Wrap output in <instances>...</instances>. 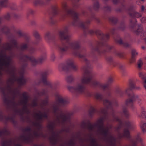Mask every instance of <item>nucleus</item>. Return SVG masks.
<instances>
[{
    "instance_id": "7ed1b4c3",
    "label": "nucleus",
    "mask_w": 146,
    "mask_h": 146,
    "mask_svg": "<svg viewBox=\"0 0 146 146\" xmlns=\"http://www.w3.org/2000/svg\"><path fill=\"white\" fill-rule=\"evenodd\" d=\"M94 96L98 100H103V104L105 108L102 110L101 113L104 115V116L100 118L97 123L94 125L92 124L89 121L87 124L85 122H84L83 123V127L87 128L90 131H93L96 128L99 134L102 135L111 145L115 146L116 139L109 132V129L111 128V126L108 124L105 125L104 124V121L108 119L107 109H111L113 105L117 106V103L116 101H114V102H112L110 101L109 99L111 97V91L108 89L106 92L105 99H103L102 95L98 93H96Z\"/></svg>"
},
{
    "instance_id": "f704fd0d",
    "label": "nucleus",
    "mask_w": 146,
    "mask_h": 146,
    "mask_svg": "<svg viewBox=\"0 0 146 146\" xmlns=\"http://www.w3.org/2000/svg\"><path fill=\"white\" fill-rule=\"evenodd\" d=\"M125 28V26L124 22H121L118 27V29L120 31H123Z\"/></svg>"
},
{
    "instance_id": "f257e3e1",
    "label": "nucleus",
    "mask_w": 146,
    "mask_h": 146,
    "mask_svg": "<svg viewBox=\"0 0 146 146\" xmlns=\"http://www.w3.org/2000/svg\"><path fill=\"white\" fill-rule=\"evenodd\" d=\"M29 45V40H27L19 48L15 37L12 36L9 38L8 42L1 45L0 75L1 70H6L9 76L6 83H3L0 86L4 104H29L28 97L26 92L22 94V98L18 102L15 101L17 96H21V94L18 88L13 86L15 83L21 86L26 82L23 74L28 60L24 58L27 55L23 54L22 51L27 49Z\"/></svg>"
},
{
    "instance_id": "4468645a",
    "label": "nucleus",
    "mask_w": 146,
    "mask_h": 146,
    "mask_svg": "<svg viewBox=\"0 0 146 146\" xmlns=\"http://www.w3.org/2000/svg\"><path fill=\"white\" fill-rule=\"evenodd\" d=\"M0 121L6 123L8 121H10L14 124L16 123V121L15 119L14 116H6L4 115L2 109L0 108Z\"/></svg>"
},
{
    "instance_id": "09e8293b",
    "label": "nucleus",
    "mask_w": 146,
    "mask_h": 146,
    "mask_svg": "<svg viewBox=\"0 0 146 146\" xmlns=\"http://www.w3.org/2000/svg\"><path fill=\"white\" fill-rule=\"evenodd\" d=\"M34 12V11L32 9L29 10L27 12V16L29 15L30 14H33Z\"/></svg>"
},
{
    "instance_id": "ddd939ff",
    "label": "nucleus",
    "mask_w": 146,
    "mask_h": 146,
    "mask_svg": "<svg viewBox=\"0 0 146 146\" xmlns=\"http://www.w3.org/2000/svg\"><path fill=\"white\" fill-rule=\"evenodd\" d=\"M124 0H122V1H120L121 7L117 8L116 9V11L118 12H122L123 11H127L128 12L129 14L130 12H132L135 11V9L136 7L135 6L132 5L130 6L129 7H128L126 4L124 3Z\"/></svg>"
},
{
    "instance_id": "bb28decb",
    "label": "nucleus",
    "mask_w": 146,
    "mask_h": 146,
    "mask_svg": "<svg viewBox=\"0 0 146 146\" xmlns=\"http://www.w3.org/2000/svg\"><path fill=\"white\" fill-rule=\"evenodd\" d=\"M74 78L72 75L67 76L66 78V81L69 83H71L74 80Z\"/></svg>"
},
{
    "instance_id": "c03bdc74",
    "label": "nucleus",
    "mask_w": 146,
    "mask_h": 146,
    "mask_svg": "<svg viewBox=\"0 0 146 146\" xmlns=\"http://www.w3.org/2000/svg\"><path fill=\"white\" fill-rule=\"evenodd\" d=\"M29 51L30 53L31 54L33 53L36 50V49L34 47H31L29 49Z\"/></svg>"
},
{
    "instance_id": "79ce46f5",
    "label": "nucleus",
    "mask_w": 146,
    "mask_h": 146,
    "mask_svg": "<svg viewBox=\"0 0 146 146\" xmlns=\"http://www.w3.org/2000/svg\"><path fill=\"white\" fill-rule=\"evenodd\" d=\"M34 35L36 39H39L40 38L39 35L37 31H35L34 32Z\"/></svg>"
},
{
    "instance_id": "774afa93",
    "label": "nucleus",
    "mask_w": 146,
    "mask_h": 146,
    "mask_svg": "<svg viewBox=\"0 0 146 146\" xmlns=\"http://www.w3.org/2000/svg\"><path fill=\"white\" fill-rule=\"evenodd\" d=\"M127 91H126V93H127Z\"/></svg>"
},
{
    "instance_id": "f03ea898",
    "label": "nucleus",
    "mask_w": 146,
    "mask_h": 146,
    "mask_svg": "<svg viewBox=\"0 0 146 146\" xmlns=\"http://www.w3.org/2000/svg\"><path fill=\"white\" fill-rule=\"evenodd\" d=\"M62 7L64 10L68 14L72 16L73 19L72 24L73 26H78L84 29V34L85 35L88 34L91 35L95 34L98 38L101 40L100 42H98L96 45L92 47L91 50L92 53H93L94 51L99 52V46H103L104 47V50L102 51L103 53L108 52L112 48V46L105 43V42L109 38V34L104 35L99 30H97L94 31L92 29H88V25L90 24L91 21L93 19L99 22L98 19L95 17L94 14L92 13V10L91 8H89L88 9V11L91 13L90 14L88 11H82V13L83 15L87 17L85 22H84L79 20L78 18V15L75 11H72L69 9L65 3L63 4Z\"/></svg>"
},
{
    "instance_id": "4c0bfd02",
    "label": "nucleus",
    "mask_w": 146,
    "mask_h": 146,
    "mask_svg": "<svg viewBox=\"0 0 146 146\" xmlns=\"http://www.w3.org/2000/svg\"><path fill=\"white\" fill-rule=\"evenodd\" d=\"M11 14L9 13H7L3 16L4 19L7 20H9L11 18Z\"/></svg>"
},
{
    "instance_id": "603ef678",
    "label": "nucleus",
    "mask_w": 146,
    "mask_h": 146,
    "mask_svg": "<svg viewBox=\"0 0 146 146\" xmlns=\"http://www.w3.org/2000/svg\"><path fill=\"white\" fill-rule=\"evenodd\" d=\"M120 58H122L123 56V54L121 52H117L116 54Z\"/></svg>"
},
{
    "instance_id": "a19ab883",
    "label": "nucleus",
    "mask_w": 146,
    "mask_h": 146,
    "mask_svg": "<svg viewBox=\"0 0 146 146\" xmlns=\"http://www.w3.org/2000/svg\"><path fill=\"white\" fill-rule=\"evenodd\" d=\"M91 144L92 146H98V144L96 140L93 139H91Z\"/></svg>"
},
{
    "instance_id": "393cba45",
    "label": "nucleus",
    "mask_w": 146,
    "mask_h": 146,
    "mask_svg": "<svg viewBox=\"0 0 146 146\" xmlns=\"http://www.w3.org/2000/svg\"><path fill=\"white\" fill-rule=\"evenodd\" d=\"M123 113L125 116L126 118H128L129 115L128 111L127 108L124 106H122Z\"/></svg>"
},
{
    "instance_id": "6e6d98bb",
    "label": "nucleus",
    "mask_w": 146,
    "mask_h": 146,
    "mask_svg": "<svg viewBox=\"0 0 146 146\" xmlns=\"http://www.w3.org/2000/svg\"><path fill=\"white\" fill-rule=\"evenodd\" d=\"M117 93L120 96H121V94L122 93V92L121 90H118L117 91Z\"/></svg>"
},
{
    "instance_id": "ea45409f",
    "label": "nucleus",
    "mask_w": 146,
    "mask_h": 146,
    "mask_svg": "<svg viewBox=\"0 0 146 146\" xmlns=\"http://www.w3.org/2000/svg\"><path fill=\"white\" fill-rule=\"evenodd\" d=\"M108 84H103L101 83L100 84V87L104 90L108 88Z\"/></svg>"
},
{
    "instance_id": "39448f33",
    "label": "nucleus",
    "mask_w": 146,
    "mask_h": 146,
    "mask_svg": "<svg viewBox=\"0 0 146 146\" xmlns=\"http://www.w3.org/2000/svg\"><path fill=\"white\" fill-rule=\"evenodd\" d=\"M68 27H63L59 31V36L62 40L66 41V44H63L59 46V49L61 52H66L68 50L75 56L83 59L84 62L88 64V60L86 58L88 56L85 50L80 49V43L79 40L70 42V36L68 35Z\"/></svg>"
},
{
    "instance_id": "f3484780",
    "label": "nucleus",
    "mask_w": 146,
    "mask_h": 146,
    "mask_svg": "<svg viewBox=\"0 0 146 146\" xmlns=\"http://www.w3.org/2000/svg\"><path fill=\"white\" fill-rule=\"evenodd\" d=\"M50 72V70H46L43 72L42 74L41 80L42 82L44 85L51 86V84L50 82L47 80L46 78L47 77L49 74Z\"/></svg>"
},
{
    "instance_id": "5fc2aeb1",
    "label": "nucleus",
    "mask_w": 146,
    "mask_h": 146,
    "mask_svg": "<svg viewBox=\"0 0 146 146\" xmlns=\"http://www.w3.org/2000/svg\"><path fill=\"white\" fill-rule=\"evenodd\" d=\"M113 81V79L111 78H110L108 80V84H109L111 83Z\"/></svg>"
},
{
    "instance_id": "1a4fd4ad",
    "label": "nucleus",
    "mask_w": 146,
    "mask_h": 146,
    "mask_svg": "<svg viewBox=\"0 0 146 146\" xmlns=\"http://www.w3.org/2000/svg\"><path fill=\"white\" fill-rule=\"evenodd\" d=\"M70 68L74 71L78 70L77 66L74 64V60L72 59H70L66 61L65 62L61 63L58 66V70L60 71H68Z\"/></svg>"
},
{
    "instance_id": "37998d69",
    "label": "nucleus",
    "mask_w": 146,
    "mask_h": 146,
    "mask_svg": "<svg viewBox=\"0 0 146 146\" xmlns=\"http://www.w3.org/2000/svg\"><path fill=\"white\" fill-rule=\"evenodd\" d=\"M32 106L33 107H35L38 106V104L37 99H35L33 102L32 104Z\"/></svg>"
},
{
    "instance_id": "72a5a7b5",
    "label": "nucleus",
    "mask_w": 146,
    "mask_h": 146,
    "mask_svg": "<svg viewBox=\"0 0 146 146\" xmlns=\"http://www.w3.org/2000/svg\"><path fill=\"white\" fill-rule=\"evenodd\" d=\"M96 110L92 106L90 107V111L89 114L91 117H92L93 114L96 111Z\"/></svg>"
},
{
    "instance_id": "13d9d810",
    "label": "nucleus",
    "mask_w": 146,
    "mask_h": 146,
    "mask_svg": "<svg viewBox=\"0 0 146 146\" xmlns=\"http://www.w3.org/2000/svg\"><path fill=\"white\" fill-rule=\"evenodd\" d=\"M13 16L16 18H17L19 17L18 15L16 13H14L13 14Z\"/></svg>"
},
{
    "instance_id": "a878e982",
    "label": "nucleus",
    "mask_w": 146,
    "mask_h": 146,
    "mask_svg": "<svg viewBox=\"0 0 146 146\" xmlns=\"http://www.w3.org/2000/svg\"><path fill=\"white\" fill-rule=\"evenodd\" d=\"M45 38L46 40L48 42H50L52 39V37L50 35L49 32H47L45 34Z\"/></svg>"
},
{
    "instance_id": "e433bc0d",
    "label": "nucleus",
    "mask_w": 146,
    "mask_h": 146,
    "mask_svg": "<svg viewBox=\"0 0 146 146\" xmlns=\"http://www.w3.org/2000/svg\"><path fill=\"white\" fill-rule=\"evenodd\" d=\"M109 20L110 22L114 24L116 23L117 21V18L114 17H110L109 19Z\"/></svg>"
},
{
    "instance_id": "4d7b16f0",
    "label": "nucleus",
    "mask_w": 146,
    "mask_h": 146,
    "mask_svg": "<svg viewBox=\"0 0 146 146\" xmlns=\"http://www.w3.org/2000/svg\"><path fill=\"white\" fill-rule=\"evenodd\" d=\"M115 30V29L113 28L110 30V33H111L112 34H113L114 33V31Z\"/></svg>"
},
{
    "instance_id": "4be33fe9",
    "label": "nucleus",
    "mask_w": 146,
    "mask_h": 146,
    "mask_svg": "<svg viewBox=\"0 0 146 146\" xmlns=\"http://www.w3.org/2000/svg\"><path fill=\"white\" fill-rule=\"evenodd\" d=\"M129 15L130 17L133 18H138L141 17V15L139 13L133 11L132 12H130Z\"/></svg>"
},
{
    "instance_id": "e2e57ef3",
    "label": "nucleus",
    "mask_w": 146,
    "mask_h": 146,
    "mask_svg": "<svg viewBox=\"0 0 146 146\" xmlns=\"http://www.w3.org/2000/svg\"><path fill=\"white\" fill-rule=\"evenodd\" d=\"M35 146H42V145H35Z\"/></svg>"
},
{
    "instance_id": "2f4dec72",
    "label": "nucleus",
    "mask_w": 146,
    "mask_h": 146,
    "mask_svg": "<svg viewBox=\"0 0 146 146\" xmlns=\"http://www.w3.org/2000/svg\"><path fill=\"white\" fill-rule=\"evenodd\" d=\"M139 76L142 79L144 82L146 84V76L145 74L142 72H140L139 73Z\"/></svg>"
},
{
    "instance_id": "f8f14e48",
    "label": "nucleus",
    "mask_w": 146,
    "mask_h": 146,
    "mask_svg": "<svg viewBox=\"0 0 146 146\" xmlns=\"http://www.w3.org/2000/svg\"><path fill=\"white\" fill-rule=\"evenodd\" d=\"M24 58L30 61L32 64L35 65L37 64H41L43 63L46 59V55L45 54H43L41 55L37 60H36L35 58L33 56H25Z\"/></svg>"
},
{
    "instance_id": "bf43d9fd",
    "label": "nucleus",
    "mask_w": 146,
    "mask_h": 146,
    "mask_svg": "<svg viewBox=\"0 0 146 146\" xmlns=\"http://www.w3.org/2000/svg\"><path fill=\"white\" fill-rule=\"evenodd\" d=\"M55 58V56L54 54H53L52 55L51 57V58L52 60H54Z\"/></svg>"
},
{
    "instance_id": "2eb2a0df",
    "label": "nucleus",
    "mask_w": 146,
    "mask_h": 146,
    "mask_svg": "<svg viewBox=\"0 0 146 146\" xmlns=\"http://www.w3.org/2000/svg\"><path fill=\"white\" fill-rule=\"evenodd\" d=\"M128 96V98L126 100L125 104L127 106L132 107L133 105V102L138 99L139 96L133 93L129 94Z\"/></svg>"
},
{
    "instance_id": "dca6fc26",
    "label": "nucleus",
    "mask_w": 146,
    "mask_h": 146,
    "mask_svg": "<svg viewBox=\"0 0 146 146\" xmlns=\"http://www.w3.org/2000/svg\"><path fill=\"white\" fill-rule=\"evenodd\" d=\"M54 124H52L49 125V127L52 130V134L49 138L50 142L53 144H56L57 142L58 135L54 130Z\"/></svg>"
},
{
    "instance_id": "b1692460",
    "label": "nucleus",
    "mask_w": 146,
    "mask_h": 146,
    "mask_svg": "<svg viewBox=\"0 0 146 146\" xmlns=\"http://www.w3.org/2000/svg\"><path fill=\"white\" fill-rule=\"evenodd\" d=\"M51 9L53 14L54 15L58 14L60 12L58 7L56 5H53L51 7Z\"/></svg>"
},
{
    "instance_id": "338daca9",
    "label": "nucleus",
    "mask_w": 146,
    "mask_h": 146,
    "mask_svg": "<svg viewBox=\"0 0 146 146\" xmlns=\"http://www.w3.org/2000/svg\"><path fill=\"white\" fill-rule=\"evenodd\" d=\"M142 48H143V49H145V47H144V46H143V47H142Z\"/></svg>"
},
{
    "instance_id": "a18cd8bd",
    "label": "nucleus",
    "mask_w": 146,
    "mask_h": 146,
    "mask_svg": "<svg viewBox=\"0 0 146 146\" xmlns=\"http://www.w3.org/2000/svg\"><path fill=\"white\" fill-rule=\"evenodd\" d=\"M117 67L121 70H123L124 68V66L121 64H117Z\"/></svg>"
},
{
    "instance_id": "864d4df0",
    "label": "nucleus",
    "mask_w": 146,
    "mask_h": 146,
    "mask_svg": "<svg viewBox=\"0 0 146 146\" xmlns=\"http://www.w3.org/2000/svg\"><path fill=\"white\" fill-rule=\"evenodd\" d=\"M141 22L143 23L146 22V18L143 17L141 19Z\"/></svg>"
},
{
    "instance_id": "680f3d73",
    "label": "nucleus",
    "mask_w": 146,
    "mask_h": 146,
    "mask_svg": "<svg viewBox=\"0 0 146 146\" xmlns=\"http://www.w3.org/2000/svg\"><path fill=\"white\" fill-rule=\"evenodd\" d=\"M145 8L143 6H142L141 8V10L142 11H143L144 10Z\"/></svg>"
},
{
    "instance_id": "c9c22d12",
    "label": "nucleus",
    "mask_w": 146,
    "mask_h": 146,
    "mask_svg": "<svg viewBox=\"0 0 146 146\" xmlns=\"http://www.w3.org/2000/svg\"><path fill=\"white\" fill-rule=\"evenodd\" d=\"M130 89L132 90L134 89L136 90H139L140 88V87L139 86H137L135 85L132 84L130 85Z\"/></svg>"
},
{
    "instance_id": "3c124183",
    "label": "nucleus",
    "mask_w": 146,
    "mask_h": 146,
    "mask_svg": "<svg viewBox=\"0 0 146 146\" xmlns=\"http://www.w3.org/2000/svg\"><path fill=\"white\" fill-rule=\"evenodd\" d=\"M107 60L108 62H111L113 61V58L112 57L110 56L108 58Z\"/></svg>"
},
{
    "instance_id": "c85d7f7f",
    "label": "nucleus",
    "mask_w": 146,
    "mask_h": 146,
    "mask_svg": "<svg viewBox=\"0 0 146 146\" xmlns=\"http://www.w3.org/2000/svg\"><path fill=\"white\" fill-rule=\"evenodd\" d=\"M137 20L135 19H131L130 20V26L132 28H134L137 25Z\"/></svg>"
},
{
    "instance_id": "cd10ccee",
    "label": "nucleus",
    "mask_w": 146,
    "mask_h": 146,
    "mask_svg": "<svg viewBox=\"0 0 146 146\" xmlns=\"http://www.w3.org/2000/svg\"><path fill=\"white\" fill-rule=\"evenodd\" d=\"M93 7L94 11H98L100 8V5L99 2L98 1L95 2L93 5Z\"/></svg>"
},
{
    "instance_id": "0e129e2a",
    "label": "nucleus",
    "mask_w": 146,
    "mask_h": 146,
    "mask_svg": "<svg viewBox=\"0 0 146 146\" xmlns=\"http://www.w3.org/2000/svg\"><path fill=\"white\" fill-rule=\"evenodd\" d=\"M31 23H32V24H33V25L35 24V21H33L32 22H31Z\"/></svg>"
},
{
    "instance_id": "c756f323",
    "label": "nucleus",
    "mask_w": 146,
    "mask_h": 146,
    "mask_svg": "<svg viewBox=\"0 0 146 146\" xmlns=\"http://www.w3.org/2000/svg\"><path fill=\"white\" fill-rule=\"evenodd\" d=\"M48 92L47 89H43L41 91H37V93L38 96L46 95Z\"/></svg>"
},
{
    "instance_id": "0eeeda50",
    "label": "nucleus",
    "mask_w": 146,
    "mask_h": 146,
    "mask_svg": "<svg viewBox=\"0 0 146 146\" xmlns=\"http://www.w3.org/2000/svg\"><path fill=\"white\" fill-rule=\"evenodd\" d=\"M91 80V76L85 77L84 72L82 77L80 81L77 82L74 86H68V90L72 92L78 94H84L88 96H91L92 94L87 91L85 84H89Z\"/></svg>"
},
{
    "instance_id": "9b49d317",
    "label": "nucleus",
    "mask_w": 146,
    "mask_h": 146,
    "mask_svg": "<svg viewBox=\"0 0 146 146\" xmlns=\"http://www.w3.org/2000/svg\"><path fill=\"white\" fill-rule=\"evenodd\" d=\"M71 2V3H72L73 8L72 9H70L68 7L67 3L66 2H63L62 3V9L63 10V12L62 13L60 14V17H59V19L60 21H64L65 19L67 14V13L66 11L64 9H63L62 7V4L64 3H65L67 6H68V9H69L70 10L72 11H75V10L79 6V4L78 3V2L80 1V0H70Z\"/></svg>"
},
{
    "instance_id": "423d86ee",
    "label": "nucleus",
    "mask_w": 146,
    "mask_h": 146,
    "mask_svg": "<svg viewBox=\"0 0 146 146\" xmlns=\"http://www.w3.org/2000/svg\"><path fill=\"white\" fill-rule=\"evenodd\" d=\"M69 103L68 100L64 99L62 97H59L52 106L53 112L59 123L63 124L68 119L67 115L62 111L60 109L59 107L60 105H65Z\"/></svg>"
},
{
    "instance_id": "6e6552de",
    "label": "nucleus",
    "mask_w": 146,
    "mask_h": 146,
    "mask_svg": "<svg viewBox=\"0 0 146 146\" xmlns=\"http://www.w3.org/2000/svg\"><path fill=\"white\" fill-rule=\"evenodd\" d=\"M9 134V132L6 127L0 130V139H2L1 146H22L19 141L5 137Z\"/></svg>"
},
{
    "instance_id": "5701e85b",
    "label": "nucleus",
    "mask_w": 146,
    "mask_h": 146,
    "mask_svg": "<svg viewBox=\"0 0 146 146\" xmlns=\"http://www.w3.org/2000/svg\"><path fill=\"white\" fill-rule=\"evenodd\" d=\"M115 40L118 44L121 45H123L127 47L129 46L130 45L128 43L123 42L121 39L119 37H118Z\"/></svg>"
},
{
    "instance_id": "20e7f679",
    "label": "nucleus",
    "mask_w": 146,
    "mask_h": 146,
    "mask_svg": "<svg viewBox=\"0 0 146 146\" xmlns=\"http://www.w3.org/2000/svg\"><path fill=\"white\" fill-rule=\"evenodd\" d=\"M48 104V98L47 96H46L45 99L42 100L41 103L39 104L40 107L43 110V112L39 111L38 113L36 114L37 120L33 123L35 127L31 129L29 127H27L23 128L22 130L23 134L20 137V139L25 143H30L32 142L34 137H46V135L41 131L42 126L41 122L43 118H47V113L49 111L50 109H46L44 107L47 106Z\"/></svg>"
},
{
    "instance_id": "473e14b6",
    "label": "nucleus",
    "mask_w": 146,
    "mask_h": 146,
    "mask_svg": "<svg viewBox=\"0 0 146 146\" xmlns=\"http://www.w3.org/2000/svg\"><path fill=\"white\" fill-rule=\"evenodd\" d=\"M143 64V63L142 60L141 59H139L137 62V68L139 70L141 69Z\"/></svg>"
},
{
    "instance_id": "69168bd1",
    "label": "nucleus",
    "mask_w": 146,
    "mask_h": 146,
    "mask_svg": "<svg viewBox=\"0 0 146 146\" xmlns=\"http://www.w3.org/2000/svg\"><path fill=\"white\" fill-rule=\"evenodd\" d=\"M33 44H37V42H33Z\"/></svg>"
},
{
    "instance_id": "412c9836",
    "label": "nucleus",
    "mask_w": 146,
    "mask_h": 146,
    "mask_svg": "<svg viewBox=\"0 0 146 146\" xmlns=\"http://www.w3.org/2000/svg\"><path fill=\"white\" fill-rule=\"evenodd\" d=\"M146 109L143 107H141L140 110V113L137 114V115L140 117L146 118Z\"/></svg>"
},
{
    "instance_id": "de8ad7c7",
    "label": "nucleus",
    "mask_w": 146,
    "mask_h": 146,
    "mask_svg": "<svg viewBox=\"0 0 146 146\" xmlns=\"http://www.w3.org/2000/svg\"><path fill=\"white\" fill-rule=\"evenodd\" d=\"M17 34L19 37H21L23 35V34L22 33L21 31L20 30L18 31L17 32Z\"/></svg>"
},
{
    "instance_id": "49530a36",
    "label": "nucleus",
    "mask_w": 146,
    "mask_h": 146,
    "mask_svg": "<svg viewBox=\"0 0 146 146\" xmlns=\"http://www.w3.org/2000/svg\"><path fill=\"white\" fill-rule=\"evenodd\" d=\"M104 8L105 10L107 11H110L111 10L110 7L108 6H106L104 7Z\"/></svg>"
},
{
    "instance_id": "8fccbe9b",
    "label": "nucleus",
    "mask_w": 146,
    "mask_h": 146,
    "mask_svg": "<svg viewBox=\"0 0 146 146\" xmlns=\"http://www.w3.org/2000/svg\"><path fill=\"white\" fill-rule=\"evenodd\" d=\"M59 83L58 82H55L53 84V87L54 89H56L57 86L59 85Z\"/></svg>"
},
{
    "instance_id": "052dcab7",
    "label": "nucleus",
    "mask_w": 146,
    "mask_h": 146,
    "mask_svg": "<svg viewBox=\"0 0 146 146\" xmlns=\"http://www.w3.org/2000/svg\"><path fill=\"white\" fill-rule=\"evenodd\" d=\"M143 81V85L144 87V88H145L146 89V84Z\"/></svg>"
},
{
    "instance_id": "7c9ffc66",
    "label": "nucleus",
    "mask_w": 146,
    "mask_h": 146,
    "mask_svg": "<svg viewBox=\"0 0 146 146\" xmlns=\"http://www.w3.org/2000/svg\"><path fill=\"white\" fill-rule=\"evenodd\" d=\"M1 30L3 32L7 33L10 31V29L7 26L4 25L2 27Z\"/></svg>"
},
{
    "instance_id": "a211bd4d",
    "label": "nucleus",
    "mask_w": 146,
    "mask_h": 146,
    "mask_svg": "<svg viewBox=\"0 0 146 146\" xmlns=\"http://www.w3.org/2000/svg\"><path fill=\"white\" fill-rule=\"evenodd\" d=\"M138 29L135 32L137 35H139L143 39H146V32L144 31L141 25H138Z\"/></svg>"
},
{
    "instance_id": "58836bf2",
    "label": "nucleus",
    "mask_w": 146,
    "mask_h": 146,
    "mask_svg": "<svg viewBox=\"0 0 146 146\" xmlns=\"http://www.w3.org/2000/svg\"><path fill=\"white\" fill-rule=\"evenodd\" d=\"M141 128L143 132H146V123L142 124L141 125Z\"/></svg>"
},
{
    "instance_id": "aec40b11",
    "label": "nucleus",
    "mask_w": 146,
    "mask_h": 146,
    "mask_svg": "<svg viewBox=\"0 0 146 146\" xmlns=\"http://www.w3.org/2000/svg\"><path fill=\"white\" fill-rule=\"evenodd\" d=\"M138 54V52L137 50L134 49H133L131 50V57L130 60V62L132 63L135 61V57Z\"/></svg>"
},
{
    "instance_id": "6ab92c4d",
    "label": "nucleus",
    "mask_w": 146,
    "mask_h": 146,
    "mask_svg": "<svg viewBox=\"0 0 146 146\" xmlns=\"http://www.w3.org/2000/svg\"><path fill=\"white\" fill-rule=\"evenodd\" d=\"M10 4L9 0H0V11L3 7H10Z\"/></svg>"
},
{
    "instance_id": "9d476101",
    "label": "nucleus",
    "mask_w": 146,
    "mask_h": 146,
    "mask_svg": "<svg viewBox=\"0 0 146 146\" xmlns=\"http://www.w3.org/2000/svg\"><path fill=\"white\" fill-rule=\"evenodd\" d=\"M88 63L87 64L86 62H84L85 65L82 67V69L84 72L85 75V77H90L91 76V80L90 82L88 84H89L91 86H98L100 87V84L101 83L92 80V78L93 76V74L91 70L89 69L90 67L89 61L88 60Z\"/></svg>"
}]
</instances>
